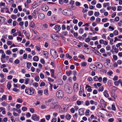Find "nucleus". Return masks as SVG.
Listing matches in <instances>:
<instances>
[{
	"instance_id": "8",
	"label": "nucleus",
	"mask_w": 122,
	"mask_h": 122,
	"mask_svg": "<svg viewBox=\"0 0 122 122\" xmlns=\"http://www.w3.org/2000/svg\"><path fill=\"white\" fill-rule=\"evenodd\" d=\"M41 9L43 11H46L49 9V7L46 5H43L41 6Z\"/></svg>"
},
{
	"instance_id": "37",
	"label": "nucleus",
	"mask_w": 122,
	"mask_h": 122,
	"mask_svg": "<svg viewBox=\"0 0 122 122\" xmlns=\"http://www.w3.org/2000/svg\"><path fill=\"white\" fill-rule=\"evenodd\" d=\"M31 66V63L30 62L28 63L27 64V67L28 69L30 68V66Z\"/></svg>"
},
{
	"instance_id": "20",
	"label": "nucleus",
	"mask_w": 122,
	"mask_h": 122,
	"mask_svg": "<svg viewBox=\"0 0 122 122\" xmlns=\"http://www.w3.org/2000/svg\"><path fill=\"white\" fill-rule=\"evenodd\" d=\"M7 98L6 96L5 95H3L1 98H0V101L2 102L3 101L6 99Z\"/></svg>"
},
{
	"instance_id": "5",
	"label": "nucleus",
	"mask_w": 122,
	"mask_h": 122,
	"mask_svg": "<svg viewBox=\"0 0 122 122\" xmlns=\"http://www.w3.org/2000/svg\"><path fill=\"white\" fill-rule=\"evenodd\" d=\"M67 111V108L65 106H63L62 107H60L59 109L60 113H65Z\"/></svg>"
},
{
	"instance_id": "47",
	"label": "nucleus",
	"mask_w": 122,
	"mask_h": 122,
	"mask_svg": "<svg viewBox=\"0 0 122 122\" xmlns=\"http://www.w3.org/2000/svg\"><path fill=\"white\" fill-rule=\"evenodd\" d=\"M45 83L44 82H42L41 83L40 86V87H42L45 86Z\"/></svg>"
},
{
	"instance_id": "64",
	"label": "nucleus",
	"mask_w": 122,
	"mask_h": 122,
	"mask_svg": "<svg viewBox=\"0 0 122 122\" xmlns=\"http://www.w3.org/2000/svg\"><path fill=\"white\" fill-rule=\"evenodd\" d=\"M57 121V119L55 118H53L52 121V122H56Z\"/></svg>"
},
{
	"instance_id": "24",
	"label": "nucleus",
	"mask_w": 122,
	"mask_h": 122,
	"mask_svg": "<svg viewBox=\"0 0 122 122\" xmlns=\"http://www.w3.org/2000/svg\"><path fill=\"white\" fill-rule=\"evenodd\" d=\"M30 26L32 28H34L35 27V24L32 21L31 22Z\"/></svg>"
},
{
	"instance_id": "1",
	"label": "nucleus",
	"mask_w": 122,
	"mask_h": 122,
	"mask_svg": "<svg viewBox=\"0 0 122 122\" xmlns=\"http://www.w3.org/2000/svg\"><path fill=\"white\" fill-rule=\"evenodd\" d=\"M35 90V89L33 88H30L29 87H27L25 89V92L28 94L31 95L34 93Z\"/></svg>"
},
{
	"instance_id": "53",
	"label": "nucleus",
	"mask_w": 122,
	"mask_h": 122,
	"mask_svg": "<svg viewBox=\"0 0 122 122\" xmlns=\"http://www.w3.org/2000/svg\"><path fill=\"white\" fill-rule=\"evenodd\" d=\"M96 7L97 8H100L101 7L102 5L100 4H97Z\"/></svg>"
},
{
	"instance_id": "41",
	"label": "nucleus",
	"mask_w": 122,
	"mask_h": 122,
	"mask_svg": "<svg viewBox=\"0 0 122 122\" xmlns=\"http://www.w3.org/2000/svg\"><path fill=\"white\" fill-rule=\"evenodd\" d=\"M66 56L67 58H68L69 59H71L72 58L71 56L69 55V54L68 53L66 54Z\"/></svg>"
},
{
	"instance_id": "11",
	"label": "nucleus",
	"mask_w": 122,
	"mask_h": 122,
	"mask_svg": "<svg viewBox=\"0 0 122 122\" xmlns=\"http://www.w3.org/2000/svg\"><path fill=\"white\" fill-rule=\"evenodd\" d=\"M78 85L77 83H75L74 85L73 89L75 92H77L78 90Z\"/></svg>"
},
{
	"instance_id": "48",
	"label": "nucleus",
	"mask_w": 122,
	"mask_h": 122,
	"mask_svg": "<svg viewBox=\"0 0 122 122\" xmlns=\"http://www.w3.org/2000/svg\"><path fill=\"white\" fill-rule=\"evenodd\" d=\"M111 46L109 45H108L106 47V49L107 51H109L111 49Z\"/></svg>"
},
{
	"instance_id": "55",
	"label": "nucleus",
	"mask_w": 122,
	"mask_h": 122,
	"mask_svg": "<svg viewBox=\"0 0 122 122\" xmlns=\"http://www.w3.org/2000/svg\"><path fill=\"white\" fill-rule=\"evenodd\" d=\"M22 110L23 111H25L27 110V108L26 107H23L22 108Z\"/></svg>"
},
{
	"instance_id": "19",
	"label": "nucleus",
	"mask_w": 122,
	"mask_h": 122,
	"mask_svg": "<svg viewBox=\"0 0 122 122\" xmlns=\"http://www.w3.org/2000/svg\"><path fill=\"white\" fill-rule=\"evenodd\" d=\"M96 66L94 65H91L89 66L90 68L93 70H95L96 69Z\"/></svg>"
},
{
	"instance_id": "9",
	"label": "nucleus",
	"mask_w": 122,
	"mask_h": 122,
	"mask_svg": "<svg viewBox=\"0 0 122 122\" xmlns=\"http://www.w3.org/2000/svg\"><path fill=\"white\" fill-rule=\"evenodd\" d=\"M50 106L51 108L53 109L58 107V105L55 102L51 103V104Z\"/></svg>"
},
{
	"instance_id": "39",
	"label": "nucleus",
	"mask_w": 122,
	"mask_h": 122,
	"mask_svg": "<svg viewBox=\"0 0 122 122\" xmlns=\"http://www.w3.org/2000/svg\"><path fill=\"white\" fill-rule=\"evenodd\" d=\"M93 13V12L92 11H90L88 12V14L90 16L92 15Z\"/></svg>"
},
{
	"instance_id": "59",
	"label": "nucleus",
	"mask_w": 122,
	"mask_h": 122,
	"mask_svg": "<svg viewBox=\"0 0 122 122\" xmlns=\"http://www.w3.org/2000/svg\"><path fill=\"white\" fill-rule=\"evenodd\" d=\"M3 71L4 72H8V70L6 68H4L3 69Z\"/></svg>"
},
{
	"instance_id": "33",
	"label": "nucleus",
	"mask_w": 122,
	"mask_h": 122,
	"mask_svg": "<svg viewBox=\"0 0 122 122\" xmlns=\"http://www.w3.org/2000/svg\"><path fill=\"white\" fill-rule=\"evenodd\" d=\"M35 80L37 81H38L39 80V77L38 76H36L35 78Z\"/></svg>"
},
{
	"instance_id": "25",
	"label": "nucleus",
	"mask_w": 122,
	"mask_h": 122,
	"mask_svg": "<svg viewBox=\"0 0 122 122\" xmlns=\"http://www.w3.org/2000/svg\"><path fill=\"white\" fill-rule=\"evenodd\" d=\"M104 96L106 97H108L109 96V95L107 93V90H105L104 92Z\"/></svg>"
},
{
	"instance_id": "60",
	"label": "nucleus",
	"mask_w": 122,
	"mask_h": 122,
	"mask_svg": "<svg viewBox=\"0 0 122 122\" xmlns=\"http://www.w3.org/2000/svg\"><path fill=\"white\" fill-rule=\"evenodd\" d=\"M104 89V88L102 86L99 88V90L100 91H101L102 92V91Z\"/></svg>"
},
{
	"instance_id": "10",
	"label": "nucleus",
	"mask_w": 122,
	"mask_h": 122,
	"mask_svg": "<svg viewBox=\"0 0 122 122\" xmlns=\"http://www.w3.org/2000/svg\"><path fill=\"white\" fill-rule=\"evenodd\" d=\"M85 109L84 108L80 109L79 110V114L80 116L83 115L84 114V111Z\"/></svg>"
},
{
	"instance_id": "52",
	"label": "nucleus",
	"mask_w": 122,
	"mask_h": 122,
	"mask_svg": "<svg viewBox=\"0 0 122 122\" xmlns=\"http://www.w3.org/2000/svg\"><path fill=\"white\" fill-rule=\"evenodd\" d=\"M20 62V61L19 60L17 59L14 62L15 64H17L19 63Z\"/></svg>"
},
{
	"instance_id": "13",
	"label": "nucleus",
	"mask_w": 122,
	"mask_h": 122,
	"mask_svg": "<svg viewBox=\"0 0 122 122\" xmlns=\"http://www.w3.org/2000/svg\"><path fill=\"white\" fill-rule=\"evenodd\" d=\"M51 36L52 38L55 40H57L58 38L57 36L54 34H52Z\"/></svg>"
},
{
	"instance_id": "23",
	"label": "nucleus",
	"mask_w": 122,
	"mask_h": 122,
	"mask_svg": "<svg viewBox=\"0 0 122 122\" xmlns=\"http://www.w3.org/2000/svg\"><path fill=\"white\" fill-rule=\"evenodd\" d=\"M7 87L8 89L10 90L11 87V83L10 82H8L7 85Z\"/></svg>"
},
{
	"instance_id": "22",
	"label": "nucleus",
	"mask_w": 122,
	"mask_h": 122,
	"mask_svg": "<svg viewBox=\"0 0 122 122\" xmlns=\"http://www.w3.org/2000/svg\"><path fill=\"white\" fill-rule=\"evenodd\" d=\"M5 20L4 17L0 16V24L2 23Z\"/></svg>"
},
{
	"instance_id": "36",
	"label": "nucleus",
	"mask_w": 122,
	"mask_h": 122,
	"mask_svg": "<svg viewBox=\"0 0 122 122\" xmlns=\"http://www.w3.org/2000/svg\"><path fill=\"white\" fill-rule=\"evenodd\" d=\"M13 91L14 92H18L19 91V90L18 89L15 88H14L13 89Z\"/></svg>"
},
{
	"instance_id": "58",
	"label": "nucleus",
	"mask_w": 122,
	"mask_h": 122,
	"mask_svg": "<svg viewBox=\"0 0 122 122\" xmlns=\"http://www.w3.org/2000/svg\"><path fill=\"white\" fill-rule=\"evenodd\" d=\"M115 21L117 22L119 20V17L118 16L116 17L115 19Z\"/></svg>"
},
{
	"instance_id": "26",
	"label": "nucleus",
	"mask_w": 122,
	"mask_h": 122,
	"mask_svg": "<svg viewBox=\"0 0 122 122\" xmlns=\"http://www.w3.org/2000/svg\"><path fill=\"white\" fill-rule=\"evenodd\" d=\"M39 59L38 57L37 56H34L33 58V60L36 61H38Z\"/></svg>"
},
{
	"instance_id": "32",
	"label": "nucleus",
	"mask_w": 122,
	"mask_h": 122,
	"mask_svg": "<svg viewBox=\"0 0 122 122\" xmlns=\"http://www.w3.org/2000/svg\"><path fill=\"white\" fill-rule=\"evenodd\" d=\"M38 93L40 95H42L43 93V91L42 90H40L38 91Z\"/></svg>"
},
{
	"instance_id": "27",
	"label": "nucleus",
	"mask_w": 122,
	"mask_h": 122,
	"mask_svg": "<svg viewBox=\"0 0 122 122\" xmlns=\"http://www.w3.org/2000/svg\"><path fill=\"white\" fill-rule=\"evenodd\" d=\"M110 5L109 3H105L103 4V7L104 8H106L108 6H109Z\"/></svg>"
},
{
	"instance_id": "56",
	"label": "nucleus",
	"mask_w": 122,
	"mask_h": 122,
	"mask_svg": "<svg viewBox=\"0 0 122 122\" xmlns=\"http://www.w3.org/2000/svg\"><path fill=\"white\" fill-rule=\"evenodd\" d=\"M114 85L116 86H118L119 84V83L118 81H115L114 82Z\"/></svg>"
},
{
	"instance_id": "17",
	"label": "nucleus",
	"mask_w": 122,
	"mask_h": 122,
	"mask_svg": "<svg viewBox=\"0 0 122 122\" xmlns=\"http://www.w3.org/2000/svg\"><path fill=\"white\" fill-rule=\"evenodd\" d=\"M43 55L45 56V57L46 59H48V52L46 51H44L43 52Z\"/></svg>"
},
{
	"instance_id": "50",
	"label": "nucleus",
	"mask_w": 122,
	"mask_h": 122,
	"mask_svg": "<svg viewBox=\"0 0 122 122\" xmlns=\"http://www.w3.org/2000/svg\"><path fill=\"white\" fill-rule=\"evenodd\" d=\"M11 18L13 19H15L16 18V16L15 15H12L11 16Z\"/></svg>"
},
{
	"instance_id": "63",
	"label": "nucleus",
	"mask_w": 122,
	"mask_h": 122,
	"mask_svg": "<svg viewBox=\"0 0 122 122\" xmlns=\"http://www.w3.org/2000/svg\"><path fill=\"white\" fill-rule=\"evenodd\" d=\"M94 15L96 16H97L99 15V13L97 12H95L94 14Z\"/></svg>"
},
{
	"instance_id": "2",
	"label": "nucleus",
	"mask_w": 122,
	"mask_h": 122,
	"mask_svg": "<svg viewBox=\"0 0 122 122\" xmlns=\"http://www.w3.org/2000/svg\"><path fill=\"white\" fill-rule=\"evenodd\" d=\"M64 93L61 90H59L56 93V96L59 99H61L64 97Z\"/></svg>"
},
{
	"instance_id": "45",
	"label": "nucleus",
	"mask_w": 122,
	"mask_h": 122,
	"mask_svg": "<svg viewBox=\"0 0 122 122\" xmlns=\"http://www.w3.org/2000/svg\"><path fill=\"white\" fill-rule=\"evenodd\" d=\"M17 102L20 103H21L23 102L22 99L20 98H18L17 100Z\"/></svg>"
},
{
	"instance_id": "30",
	"label": "nucleus",
	"mask_w": 122,
	"mask_h": 122,
	"mask_svg": "<svg viewBox=\"0 0 122 122\" xmlns=\"http://www.w3.org/2000/svg\"><path fill=\"white\" fill-rule=\"evenodd\" d=\"M44 93L46 96H48L49 95V93L47 89H45L44 91Z\"/></svg>"
},
{
	"instance_id": "31",
	"label": "nucleus",
	"mask_w": 122,
	"mask_h": 122,
	"mask_svg": "<svg viewBox=\"0 0 122 122\" xmlns=\"http://www.w3.org/2000/svg\"><path fill=\"white\" fill-rule=\"evenodd\" d=\"M1 104L4 107L6 106L7 105V103L6 102H1Z\"/></svg>"
},
{
	"instance_id": "43",
	"label": "nucleus",
	"mask_w": 122,
	"mask_h": 122,
	"mask_svg": "<svg viewBox=\"0 0 122 122\" xmlns=\"http://www.w3.org/2000/svg\"><path fill=\"white\" fill-rule=\"evenodd\" d=\"M6 54L8 55H10L11 53V51L10 50H7L6 52Z\"/></svg>"
},
{
	"instance_id": "44",
	"label": "nucleus",
	"mask_w": 122,
	"mask_h": 122,
	"mask_svg": "<svg viewBox=\"0 0 122 122\" xmlns=\"http://www.w3.org/2000/svg\"><path fill=\"white\" fill-rule=\"evenodd\" d=\"M113 33L116 36L118 34V32L117 30H115L114 32Z\"/></svg>"
},
{
	"instance_id": "29",
	"label": "nucleus",
	"mask_w": 122,
	"mask_h": 122,
	"mask_svg": "<svg viewBox=\"0 0 122 122\" xmlns=\"http://www.w3.org/2000/svg\"><path fill=\"white\" fill-rule=\"evenodd\" d=\"M71 116L69 114H67L66 116V118L67 120H69L71 118Z\"/></svg>"
},
{
	"instance_id": "15",
	"label": "nucleus",
	"mask_w": 122,
	"mask_h": 122,
	"mask_svg": "<svg viewBox=\"0 0 122 122\" xmlns=\"http://www.w3.org/2000/svg\"><path fill=\"white\" fill-rule=\"evenodd\" d=\"M45 17L44 15L42 13L39 14L38 16V18L41 19H44Z\"/></svg>"
},
{
	"instance_id": "42",
	"label": "nucleus",
	"mask_w": 122,
	"mask_h": 122,
	"mask_svg": "<svg viewBox=\"0 0 122 122\" xmlns=\"http://www.w3.org/2000/svg\"><path fill=\"white\" fill-rule=\"evenodd\" d=\"M111 90L112 91H115L117 90L116 88V87H115V86H113V87H112V88L111 89Z\"/></svg>"
},
{
	"instance_id": "7",
	"label": "nucleus",
	"mask_w": 122,
	"mask_h": 122,
	"mask_svg": "<svg viewBox=\"0 0 122 122\" xmlns=\"http://www.w3.org/2000/svg\"><path fill=\"white\" fill-rule=\"evenodd\" d=\"M69 12H72V11L70 10L69 11L67 9H66L62 10V13L64 15H69Z\"/></svg>"
},
{
	"instance_id": "28",
	"label": "nucleus",
	"mask_w": 122,
	"mask_h": 122,
	"mask_svg": "<svg viewBox=\"0 0 122 122\" xmlns=\"http://www.w3.org/2000/svg\"><path fill=\"white\" fill-rule=\"evenodd\" d=\"M32 16L34 18H36V13L35 10L34 11L32 14Z\"/></svg>"
},
{
	"instance_id": "21",
	"label": "nucleus",
	"mask_w": 122,
	"mask_h": 122,
	"mask_svg": "<svg viewBox=\"0 0 122 122\" xmlns=\"http://www.w3.org/2000/svg\"><path fill=\"white\" fill-rule=\"evenodd\" d=\"M101 103V105L102 106H105V102L104 100L102 99L100 100Z\"/></svg>"
},
{
	"instance_id": "57",
	"label": "nucleus",
	"mask_w": 122,
	"mask_h": 122,
	"mask_svg": "<svg viewBox=\"0 0 122 122\" xmlns=\"http://www.w3.org/2000/svg\"><path fill=\"white\" fill-rule=\"evenodd\" d=\"M96 3V1L95 0H93L91 2V4L93 5H95Z\"/></svg>"
},
{
	"instance_id": "35",
	"label": "nucleus",
	"mask_w": 122,
	"mask_h": 122,
	"mask_svg": "<svg viewBox=\"0 0 122 122\" xmlns=\"http://www.w3.org/2000/svg\"><path fill=\"white\" fill-rule=\"evenodd\" d=\"M72 71H67L66 72L67 75L68 76H69L70 74L71 73Z\"/></svg>"
},
{
	"instance_id": "16",
	"label": "nucleus",
	"mask_w": 122,
	"mask_h": 122,
	"mask_svg": "<svg viewBox=\"0 0 122 122\" xmlns=\"http://www.w3.org/2000/svg\"><path fill=\"white\" fill-rule=\"evenodd\" d=\"M50 71L51 76L52 77H54L55 78H56V77H54V73L55 70L54 69H50Z\"/></svg>"
},
{
	"instance_id": "54",
	"label": "nucleus",
	"mask_w": 122,
	"mask_h": 122,
	"mask_svg": "<svg viewBox=\"0 0 122 122\" xmlns=\"http://www.w3.org/2000/svg\"><path fill=\"white\" fill-rule=\"evenodd\" d=\"M33 85L34 87H37L38 86V84L37 82H35L33 83Z\"/></svg>"
},
{
	"instance_id": "38",
	"label": "nucleus",
	"mask_w": 122,
	"mask_h": 122,
	"mask_svg": "<svg viewBox=\"0 0 122 122\" xmlns=\"http://www.w3.org/2000/svg\"><path fill=\"white\" fill-rule=\"evenodd\" d=\"M87 64L85 62H83L81 64V66L83 67H85L86 65Z\"/></svg>"
},
{
	"instance_id": "40",
	"label": "nucleus",
	"mask_w": 122,
	"mask_h": 122,
	"mask_svg": "<svg viewBox=\"0 0 122 122\" xmlns=\"http://www.w3.org/2000/svg\"><path fill=\"white\" fill-rule=\"evenodd\" d=\"M107 78L105 77L103 78L102 81L104 83H106L107 82Z\"/></svg>"
},
{
	"instance_id": "3",
	"label": "nucleus",
	"mask_w": 122,
	"mask_h": 122,
	"mask_svg": "<svg viewBox=\"0 0 122 122\" xmlns=\"http://www.w3.org/2000/svg\"><path fill=\"white\" fill-rule=\"evenodd\" d=\"M64 89L66 92L68 94H71L72 92V90L71 86L70 85H65Z\"/></svg>"
},
{
	"instance_id": "6",
	"label": "nucleus",
	"mask_w": 122,
	"mask_h": 122,
	"mask_svg": "<svg viewBox=\"0 0 122 122\" xmlns=\"http://www.w3.org/2000/svg\"><path fill=\"white\" fill-rule=\"evenodd\" d=\"M32 117L33 120L37 121H38L40 118L36 114L32 115Z\"/></svg>"
},
{
	"instance_id": "18",
	"label": "nucleus",
	"mask_w": 122,
	"mask_h": 122,
	"mask_svg": "<svg viewBox=\"0 0 122 122\" xmlns=\"http://www.w3.org/2000/svg\"><path fill=\"white\" fill-rule=\"evenodd\" d=\"M96 65L99 68L101 69L103 67L102 65L100 63H97Z\"/></svg>"
},
{
	"instance_id": "49",
	"label": "nucleus",
	"mask_w": 122,
	"mask_h": 122,
	"mask_svg": "<svg viewBox=\"0 0 122 122\" xmlns=\"http://www.w3.org/2000/svg\"><path fill=\"white\" fill-rule=\"evenodd\" d=\"M50 115H48L47 116H46V119L48 120H49L50 118Z\"/></svg>"
},
{
	"instance_id": "34",
	"label": "nucleus",
	"mask_w": 122,
	"mask_h": 122,
	"mask_svg": "<svg viewBox=\"0 0 122 122\" xmlns=\"http://www.w3.org/2000/svg\"><path fill=\"white\" fill-rule=\"evenodd\" d=\"M29 78H27L25 80V82L24 83L25 84H28L29 83Z\"/></svg>"
},
{
	"instance_id": "46",
	"label": "nucleus",
	"mask_w": 122,
	"mask_h": 122,
	"mask_svg": "<svg viewBox=\"0 0 122 122\" xmlns=\"http://www.w3.org/2000/svg\"><path fill=\"white\" fill-rule=\"evenodd\" d=\"M98 77L97 76H95L93 78V80L95 81H98Z\"/></svg>"
},
{
	"instance_id": "61",
	"label": "nucleus",
	"mask_w": 122,
	"mask_h": 122,
	"mask_svg": "<svg viewBox=\"0 0 122 122\" xmlns=\"http://www.w3.org/2000/svg\"><path fill=\"white\" fill-rule=\"evenodd\" d=\"M16 31V30L15 29H13L11 30V34H13Z\"/></svg>"
},
{
	"instance_id": "12",
	"label": "nucleus",
	"mask_w": 122,
	"mask_h": 122,
	"mask_svg": "<svg viewBox=\"0 0 122 122\" xmlns=\"http://www.w3.org/2000/svg\"><path fill=\"white\" fill-rule=\"evenodd\" d=\"M54 29L57 32H59L61 28L58 25L55 26Z\"/></svg>"
},
{
	"instance_id": "14",
	"label": "nucleus",
	"mask_w": 122,
	"mask_h": 122,
	"mask_svg": "<svg viewBox=\"0 0 122 122\" xmlns=\"http://www.w3.org/2000/svg\"><path fill=\"white\" fill-rule=\"evenodd\" d=\"M44 28H42L40 29V30H44L48 28V25L46 23H45L43 25Z\"/></svg>"
},
{
	"instance_id": "62",
	"label": "nucleus",
	"mask_w": 122,
	"mask_h": 122,
	"mask_svg": "<svg viewBox=\"0 0 122 122\" xmlns=\"http://www.w3.org/2000/svg\"><path fill=\"white\" fill-rule=\"evenodd\" d=\"M122 45V43H119L117 44L116 46V47L117 48L119 47L120 46H121Z\"/></svg>"
},
{
	"instance_id": "51",
	"label": "nucleus",
	"mask_w": 122,
	"mask_h": 122,
	"mask_svg": "<svg viewBox=\"0 0 122 122\" xmlns=\"http://www.w3.org/2000/svg\"><path fill=\"white\" fill-rule=\"evenodd\" d=\"M122 10V7L121 6H119L118 7L117 10L119 11H120Z\"/></svg>"
},
{
	"instance_id": "4",
	"label": "nucleus",
	"mask_w": 122,
	"mask_h": 122,
	"mask_svg": "<svg viewBox=\"0 0 122 122\" xmlns=\"http://www.w3.org/2000/svg\"><path fill=\"white\" fill-rule=\"evenodd\" d=\"M51 54L54 58H57L58 56L55 50L53 49H51L50 51Z\"/></svg>"
}]
</instances>
